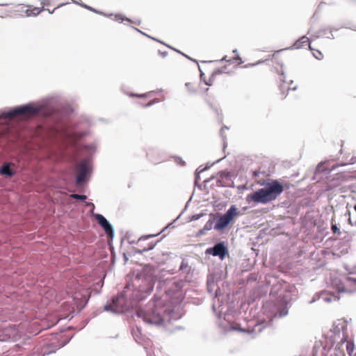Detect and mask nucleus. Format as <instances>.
<instances>
[{
  "instance_id": "f257e3e1",
  "label": "nucleus",
  "mask_w": 356,
  "mask_h": 356,
  "mask_svg": "<svg viewBox=\"0 0 356 356\" xmlns=\"http://www.w3.org/2000/svg\"><path fill=\"white\" fill-rule=\"evenodd\" d=\"M63 104V99L60 95H51L43 99L40 104L31 102L13 107L7 111H0V120L18 117L39 118L44 121V124L38 127V135L42 138L72 141L76 137H83L85 134L78 135L70 129L65 117L72 110L70 107L60 109Z\"/></svg>"
},
{
  "instance_id": "f03ea898",
  "label": "nucleus",
  "mask_w": 356,
  "mask_h": 356,
  "mask_svg": "<svg viewBox=\"0 0 356 356\" xmlns=\"http://www.w3.org/2000/svg\"><path fill=\"white\" fill-rule=\"evenodd\" d=\"M165 290V296L171 300V305H163V300L156 297L144 308L137 309L135 315L141 318L144 323L151 325H163L165 322L171 323L181 318V314L177 310L179 306H172L180 303L182 300L183 282L173 281Z\"/></svg>"
},
{
  "instance_id": "7ed1b4c3",
  "label": "nucleus",
  "mask_w": 356,
  "mask_h": 356,
  "mask_svg": "<svg viewBox=\"0 0 356 356\" xmlns=\"http://www.w3.org/2000/svg\"><path fill=\"white\" fill-rule=\"evenodd\" d=\"M96 150L94 144L83 145L78 149L80 156H86L76 165V175L75 178V184L77 187L83 186L86 183L91 175L92 167L90 161L88 159L92 156Z\"/></svg>"
},
{
  "instance_id": "20e7f679",
  "label": "nucleus",
  "mask_w": 356,
  "mask_h": 356,
  "mask_svg": "<svg viewBox=\"0 0 356 356\" xmlns=\"http://www.w3.org/2000/svg\"><path fill=\"white\" fill-rule=\"evenodd\" d=\"M283 186L277 181L268 183L264 188L248 194L246 202L250 204H266L275 200L283 191Z\"/></svg>"
},
{
  "instance_id": "39448f33",
  "label": "nucleus",
  "mask_w": 356,
  "mask_h": 356,
  "mask_svg": "<svg viewBox=\"0 0 356 356\" xmlns=\"http://www.w3.org/2000/svg\"><path fill=\"white\" fill-rule=\"evenodd\" d=\"M134 307L131 301L127 300L124 293L115 296L110 302H107L104 307V311L113 314L124 313Z\"/></svg>"
},
{
  "instance_id": "423d86ee",
  "label": "nucleus",
  "mask_w": 356,
  "mask_h": 356,
  "mask_svg": "<svg viewBox=\"0 0 356 356\" xmlns=\"http://www.w3.org/2000/svg\"><path fill=\"white\" fill-rule=\"evenodd\" d=\"M136 279L141 280L143 286H140V291L149 294L152 291L155 282V276L149 267H144L136 274Z\"/></svg>"
},
{
  "instance_id": "0eeeda50",
  "label": "nucleus",
  "mask_w": 356,
  "mask_h": 356,
  "mask_svg": "<svg viewBox=\"0 0 356 356\" xmlns=\"http://www.w3.org/2000/svg\"><path fill=\"white\" fill-rule=\"evenodd\" d=\"M287 305L288 302L282 298H277L276 302L273 303L268 315L270 326H273L274 322L276 320L282 318L288 314Z\"/></svg>"
},
{
  "instance_id": "6e6552de",
  "label": "nucleus",
  "mask_w": 356,
  "mask_h": 356,
  "mask_svg": "<svg viewBox=\"0 0 356 356\" xmlns=\"http://www.w3.org/2000/svg\"><path fill=\"white\" fill-rule=\"evenodd\" d=\"M238 214L237 207L235 204L231 205L228 210L217 220L213 229L218 231L224 229Z\"/></svg>"
},
{
  "instance_id": "1a4fd4ad",
  "label": "nucleus",
  "mask_w": 356,
  "mask_h": 356,
  "mask_svg": "<svg viewBox=\"0 0 356 356\" xmlns=\"http://www.w3.org/2000/svg\"><path fill=\"white\" fill-rule=\"evenodd\" d=\"M205 253L206 254L218 257L220 259H223L228 254V249L225 242L220 241L216 243L213 247L207 248Z\"/></svg>"
},
{
  "instance_id": "9d476101",
  "label": "nucleus",
  "mask_w": 356,
  "mask_h": 356,
  "mask_svg": "<svg viewBox=\"0 0 356 356\" xmlns=\"http://www.w3.org/2000/svg\"><path fill=\"white\" fill-rule=\"evenodd\" d=\"M92 216L95 218L98 224L104 230L106 235L113 239L114 237V229L111 222L100 213H92Z\"/></svg>"
},
{
  "instance_id": "9b49d317",
  "label": "nucleus",
  "mask_w": 356,
  "mask_h": 356,
  "mask_svg": "<svg viewBox=\"0 0 356 356\" xmlns=\"http://www.w3.org/2000/svg\"><path fill=\"white\" fill-rule=\"evenodd\" d=\"M318 300H321L327 303H330L332 301H338L339 300V296L329 291H321L315 293L312 299L309 302V304H312Z\"/></svg>"
},
{
  "instance_id": "f8f14e48",
  "label": "nucleus",
  "mask_w": 356,
  "mask_h": 356,
  "mask_svg": "<svg viewBox=\"0 0 356 356\" xmlns=\"http://www.w3.org/2000/svg\"><path fill=\"white\" fill-rule=\"evenodd\" d=\"M15 167V163L6 161L0 167V174L6 177H12L16 173Z\"/></svg>"
},
{
  "instance_id": "ddd939ff",
  "label": "nucleus",
  "mask_w": 356,
  "mask_h": 356,
  "mask_svg": "<svg viewBox=\"0 0 356 356\" xmlns=\"http://www.w3.org/2000/svg\"><path fill=\"white\" fill-rule=\"evenodd\" d=\"M286 76L284 74L283 70H281L278 79L280 81L279 89L282 95V98H286L289 91V83L286 81Z\"/></svg>"
},
{
  "instance_id": "4468645a",
  "label": "nucleus",
  "mask_w": 356,
  "mask_h": 356,
  "mask_svg": "<svg viewBox=\"0 0 356 356\" xmlns=\"http://www.w3.org/2000/svg\"><path fill=\"white\" fill-rule=\"evenodd\" d=\"M307 46H309L310 50H312V51L314 50L310 45L309 39L306 36H302L292 46H291V49H300L302 47H305Z\"/></svg>"
},
{
  "instance_id": "2eb2a0df",
  "label": "nucleus",
  "mask_w": 356,
  "mask_h": 356,
  "mask_svg": "<svg viewBox=\"0 0 356 356\" xmlns=\"http://www.w3.org/2000/svg\"><path fill=\"white\" fill-rule=\"evenodd\" d=\"M156 243H150L147 245V247H144L143 249H138V248H133V252L134 254H143L144 252H147V251H149V250H152L154 248V247L156 246Z\"/></svg>"
},
{
  "instance_id": "dca6fc26",
  "label": "nucleus",
  "mask_w": 356,
  "mask_h": 356,
  "mask_svg": "<svg viewBox=\"0 0 356 356\" xmlns=\"http://www.w3.org/2000/svg\"><path fill=\"white\" fill-rule=\"evenodd\" d=\"M161 92V90H159L156 92L155 91H150L147 93H143V94H137V93H134V92H130L129 93V96L131 97H139V98H145V97H149L152 93H157V92Z\"/></svg>"
},
{
  "instance_id": "f3484780",
  "label": "nucleus",
  "mask_w": 356,
  "mask_h": 356,
  "mask_svg": "<svg viewBox=\"0 0 356 356\" xmlns=\"http://www.w3.org/2000/svg\"><path fill=\"white\" fill-rule=\"evenodd\" d=\"M44 8H37V7H35L33 8L32 10L31 9H27L26 11V15L27 16H31V15H38L41 11L44 10Z\"/></svg>"
},
{
  "instance_id": "a211bd4d",
  "label": "nucleus",
  "mask_w": 356,
  "mask_h": 356,
  "mask_svg": "<svg viewBox=\"0 0 356 356\" xmlns=\"http://www.w3.org/2000/svg\"><path fill=\"white\" fill-rule=\"evenodd\" d=\"M329 31V35H326V38L328 39H334V35L332 33V31H338L337 28L335 27H325L321 29V32H325V31Z\"/></svg>"
},
{
  "instance_id": "6ab92c4d",
  "label": "nucleus",
  "mask_w": 356,
  "mask_h": 356,
  "mask_svg": "<svg viewBox=\"0 0 356 356\" xmlns=\"http://www.w3.org/2000/svg\"><path fill=\"white\" fill-rule=\"evenodd\" d=\"M78 3V4H79V5H81L82 7H83V8H86V9L89 10H91V11H92V12H94V13H98V14H100V15H103L106 16V17H110V16H112V15H113V14L106 15V14H105V13H102V12H101V11H98V10H97L96 9H95V8H92V7H90V6H88V5H86V4H84V3Z\"/></svg>"
},
{
  "instance_id": "aec40b11",
  "label": "nucleus",
  "mask_w": 356,
  "mask_h": 356,
  "mask_svg": "<svg viewBox=\"0 0 356 356\" xmlns=\"http://www.w3.org/2000/svg\"><path fill=\"white\" fill-rule=\"evenodd\" d=\"M179 270L186 271V273H190L191 268L188 266V261H186L184 259L182 260V261L181 263V265H180V267H179Z\"/></svg>"
},
{
  "instance_id": "412c9836",
  "label": "nucleus",
  "mask_w": 356,
  "mask_h": 356,
  "mask_svg": "<svg viewBox=\"0 0 356 356\" xmlns=\"http://www.w3.org/2000/svg\"><path fill=\"white\" fill-rule=\"evenodd\" d=\"M215 286V282L213 277L211 276H209L207 277V288L208 290L211 292L213 290V287Z\"/></svg>"
},
{
  "instance_id": "4be33fe9",
  "label": "nucleus",
  "mask_w": 356,
  "mask_h": 356,
  "mask_svg": "<svg viewBox=\"0 0 356 356\" xmlns=\"http://www.w3.org/2000/svg\"><path fill=\"white\" fill-rule=\"evenodd\" d=\"M70 197L74 199V200H80L81 202H85L87 199V196L85 195H79V194H76V193H72L70 195Z\"/></svg>"
},
{
  "instance_id": "5701e85b",
  "label": "nucleus",
  "mask_w": 356,
  "mask_h": 356,
  "mask_svg": "<svg viewBox=\"0 0 356 356\" xmlns=\"http://www.w3.org/2000/svg\"><path fill=\"white\" fill-rule=\"evenodd\" d=\"M83 304L79 303V302H78L76 301V300H78V299H79V297H78V296H77V295H75V296H74V298H74V300H75V304L76 305V307H80L81 309V308H83V307H84L86 306V305L87 304V302H88V299H86V297H85V296H83Z\"/></svg>"
},
{
  "instance_id": "b1692460",
  "label": "nucleus",
  "mask_w": 356,
  "mask_h": 356,
  "mask_svg": "<svg viewBox=\"0 0 356 356\" xmlns=\"http://www.w3.org/2000/svg\"><path fill=\"white\" fill-rule=\"evenodd\" d=\"M214 218H210L204 225V230L209 231L212 228H213V222H214Z\"/></svg>"
},
{
  "instance_id": "393cba45",
  "label": "nucleus",
  "mask_w": 356,
  "mask_h": 356,
  "mask_svg": "<svg viewBox=\"0 0 356 356\" xmlns=\"http://www.w3.org/2000/svg\"><path fill=\"white\" fill-rule=\"evenodd\" d=\"M115 20L118 21L120 22H122L123 21L131 22V20L129 19L122 16L120 14H116L115 15Z\"/></svg>"
},
{
  "instance_id": "a878e982",
  "label": "nucleus",
  "mask_w": 356,
  "mask_h": 356,
  "mask_svg": "<svg viewBox=\"0 0 356 356\" xmlns=\"http://www.w3.org/2000/svg\"><path fill=\"white\" fill-rule=\"evenodd\" d=\"M325 170V168L323 166V164L322 163H320L317 165L316 170H315V174L323 172Z\"/></svg>"
},
{
  "instance_id": "bb28decb",
  "label": "nucleus",
  "mask_w": 356,
  "mask_h": 356,
  "mask_svg": "<svg viewBox=\"0 0 356 356\" xmlns=\"http://www.w3.org/2000/svg\"><path fill=\"white\" fill-rule=\"evenodd\" d=\"M331 230L334 234H337L338 235H340L341 234V232L339 230L337 224L332 223Z\"/></svg>"
},
{
  "instance_id": "cd10ccee",
  "label": "nucleus",
  "mask_w": 356,
  "mask_h": 356,
  "mask_svg": "<svg viewBox=\"0 0 356 356\" xmlns=\"http://www.w3.org/2000/svg\"><path fill=\"white\" fill-rule=\"evenodd\" d=\"M225 72V68H217L213 72L211 76H214L221 74Z\"/></svg>"
},
{
  "instance_id": "c85d7f7f",
  "label": "nucleus",
  "mask_w": 356,
  "mask_h": 356,
  "mask_svg": "<svg viewBox=\"0 0 356 356\" xmlns=\"http://www.w3.org/2000/svg\"><path fill=\"white\" fill-rule=\"evenodd\" d=\"M159 234V233H157L156 234H149V235H147V236H143L140 238H139V239L138 240L137 243H140L143 240L148 239V238H149L151 237L156 236Z\"/></svg>"
},
{
  "instance_id": "c756f323",
  "label": "nucleus",
  "mask_w": 356,
  "mask_h": 356,
  "mask_svg": "<svg viewBox=\"0 0 356 356\" xmlns=\"http://www.w3.org/2000/svg\"><path fill=\"white\" fill-rule=\"evenodd\" d=\"M313 56L317 59V60H321L323 58V56L322 54V53L318 51V50H316L315 52H313Z\"/></svg>"
},
{
  "instance_id": "7c9ffc66",
  "label": "nucleus",
  "mask_w": 356,
  "mask_h": 356,
  "mask_svg": "<svg viewBox=\"0 0 356 356\" xmlns=\"http://www.w3.org/2000/svg\"><path fill=\"white\" fill-rule=\"evenodd\" d=\"M132 334L134 337V339H136V341L138 340V339L139 338V334H140V330L138 327L136 328V330H134L132 331Z\"/></svg>"
},
{
  "instance_id": "2f4dec72",
  "label": "nucleus",
  "mask_w": 356,
  "mask_h": 356,
  "mask_svg": "<svg viewBox=\"0 0 356 356\" xmlns=\"http://www.w3.org/2000/svg\"><path fill=\"white\" fill-rule=\"evenodd\" d=\"M203 216H204V213H203L194 214L193 216H192L191 220V221L197 220L200 219L201 217H202Z\"/></svg>"
},
{
  "instance_id": "473e14b6",
  "label": "nucleus",
  "mask_w": 356,
  "mask_h": 356,
  "mask_svg": "<svg viewBox=\"0 0 356 356\" xmlns=\"http://www.w3.org/2000/svg\"><path fill=\"white\" fill-rule=\"evenodd\" d=\"M175 161L177 164H179V165H181V166L185 165V162H184V161H183V159H182L181 157L175 156Z\"/></svg>"
},
{
  "instance_id": "72a5a7b5",
  "label": "nucleus",
  "mask_w": 356,
  "mask_h": 356,
  "mask_svg": "<svg viewBox=\"0 0 356 356\" xmlns=\"http://www.w3.org/2000/svg\"><path fill=\"white\" fill-rule=\"evenodd\" d=\"M158 102H159V100L156 98V99H153L152 101H149L147 104H146L145 105V107H150L152 105H154V104L158 103Z\"/></svg>"
},
{
  "instance_id": "f704fd0d",
  "label": "nucleus",
  "mask_w": 356,
  "mask_h": 356,
  "mask_svg": "<svg viewBox=\"0 0 356 356\" xmlns=\"http://www.w3.org/2000/svg\"><path fill=\"white\" fill-rule=\"evenodd\" d=\"M86 206L89 207V209H90V213L91 214L92 213H95L93 212L94 209H95V204L92 203V202H86Z\"/></svg>"
},
{
  "instance_id": "c9c22d12",
  "label": "nucleus",
  "mask_w": 356,
  "mask_h": 356,
  "mask_svg": "<svg viewBox=\"0 0 356 356\" xmlns=\"http://www.w3.org/2000/svg\"><path fill=\"white\" fill-rule=\"evenodd\" d=\"M200 174H199L197 172H195V186H197L198 187H200V185L198 184V181L200 179Z\"/></svg>"
},
{
  "instance_id": "e433bc0d",
  "label": "nucleus",
  "mask_w": 356,
  "mask_h": 356,
  "mask_svg": "<svg viewBox=\"0 0 356 356\" xmlns=\"http://www.w3.org/2000/svg\"><path fill=\"white\" fill-rule=\"evenodd\" d=\"M354 349V345L352 343L351 345L348 344L346 347L347 351L350 354V352H353Z\"/></svg>"
},
{
  "instance_id": "4c0bfd02",
  "label": "nucleus",
  "mask_w": 356,
  "mask_h": 356,
  "mask_svg": "<svg viewBox=\"0 0 356 356\" xmlns=\"http://www.w3.org/2000/svg\"><path fill=\"white\" fill-rule=\"evenodd\" d=\"M219 175H220V178H222V179L229 177V174L225 172H219Z\"/></svg>"
},
{
  "instance_id": "58836bf2",
  "label": "nucleus",
  "mask_w": 356,
  "mask_h": 356,
  "mask_svg": "<svg viewBox=\"0 0 356 356\" xmlns=\"http://www.w3.org/2000/svg\"><path fill=\"white\" fill-rule=\"evenodd\" d=\"M220 160H221V159H218V160H217L216 162H213V163H208L207 164V165H206L205 167H204V169H205V170H209V169L210 168V167H211L212 165H213V164H214V163H216L219 162Z\"/></svg>"
},
{
  "instance_id": "ea45409f",
  "label": "nucleus",
  "mask_w": 356,
  "mask_h": 356,
  "mask_svg": "<svg viewBox=\"0 0 356 356\" xmlns=\"http://www.w3.org/2000/svg\"><path fill=\"white\" fill-rule=\"evenodd\" d=\"M206 171L204 168H202V166H200L197 168L196 171L197 173L201 174L203 172Z\"/></svg>"
},
{
  "instance_id": "a19ab883",
  "label": "nucleus",
  "mask_w": 356,
  "mask_h": 356,
  "mask_svg": "<svg viewBox=\"0 0 356 356\" xmlns=\"http://www.w3.org/2000/svg\"><path fill=\"white\" fill-rule=\"evenodd\" d=\"M172 254L171 252H163L162 256L165 257H168L169 256L172 255ZM165 259H167V258L163 259L161 261H163Z\"/></svg>"
},
{
  "instance_id": "79ce46f5",
  "label": "nucleus",
  "mask_w": 356,
  "mask_h": 356,
  "mask_svg": "<svg viewBox=\"0 0 356 356\" xmlns=\"http://www.w3.org/2000/svg\"><path fill=\"white\" fill-rule=\"evenodd\" d=\"M207 232V230H204V228L203 227L202 229H200V230H199L197 235H199V236L204 235V234H205V233H206Z\"/></svg>"
},
{
  "instance_id": "37998d69",
  "label": "nucleus",
  "mask_w": 356,
  "mask_h": 356,
  "mask_svg": "<svg viewBox=\"0 0 356 356\" xmlns=\"http://www.w3.org/2000/svg\"><path fill=\"white\" fill-rule=\"evenodd\" d=\"M50 3V0H43L42 1V4L43 6H47V5H49Z\"/></svg>"
},
{
  "instance_id": "c03bdc74",
  "label": "nucleus",
  "mask_w": 356,
  "mask_h": 356,
  "mask_svg": "<svg viewBox=\"0 0 356 356\" xmlns=\"http://www.w3.org/2000/svg\"><path fill=\"white\" fill-rule=\"evenodd\" d=\"M350 161L351 164H354L355 163H356V156H353L350 159Z\"/></svg>"
},
{
  "instance_id": "a18cd8bd",
  "label": "nucleus",
  "mask_w": 356,
  "mask_h": 356,
  "mask_svg": "<svg viewBox=\"0 0 356 356\" xmlns=\"http://www.w3.org/2000/svg\"><path fill=\"white\" fill-rule=\"evenodd\" d=\"M159 52L163 58L168 55V53L166 51L161 52V51H159Z\"/></svg>"
},
{
  "instance_id": "49530a36",
  "label": "nucleus",
  "mask_w": 356,
  "mask_h": 356,
  "mask_svg": "<svg viewBox=\"0 0 356 356\" xmlns=\"http://www.w3.org/2000/svg\"><path fill=\"white\" fill-rule=\"evenodd\" d=\"M286 49H281V50H279L276 52V54H273V56L275 57L277 54H279L280 53H282V51H285Z\"/></svg>"
},
{
  "instance_id": "de8ad7c7",
  "label": "nucleus",
  "mask_w": 356,
  "mask_h": 356,
  "mask_svg": "<svg viewBox=\"0 0 356 356\" xmlns=\"http://www.w3.org/2000/svg\"><path fill=\"white\" fill-rule=\"evenodd\" d=\"M224 129H228V127L225 126L224 127H222L220 130V133H221V135L222 136L223 134V131H224Z\"/></svg>"
},
{
  "instance_id": "09e8293b",
  "label": "nucleus",
  "mask_w": 356,
  "mask_h": 356,
  "mask_svg": "<svg viewBox=\"0 0 356 356\" xmlns=\"http://www.w3.org/2000/svg\"><path fill=\"white\" fill-rule=\"evenodd\" d=\"M319 33H322L323 35H329V31H325V32H321V29L319 30Z\"/></svg>"
},
{
  "instance_id": "8fccbe9b",
  "label": "nucleus",
  "mask_w": 356,
  "mask_h": 356,
  "mask_svg": "<svg viewBox=\"0 0 356 356\" xmlns=\"http://www.w3.org/2000/svg\"><path fill=\"white\" fill-rule=\"evenodd\" d=\"M348 280L356 282V278L348 277Z\"/></svg>"
},
{
  "instance_id": "3c124183",
  "label": "nucleus",
  "mask_w": 356,
  "mask_h": 356,
  "mask_svg": "<svg viewBox=\"0 0 356 356\" xmlns=\"http://www.w3.org/2000/svg\"><path fill=\"white\" fill-rule=\"evenodd\" d=\"M177 52L181 54L182 55H184L185 57H186L187 58L190 59V60H193L192 58H191L189 56H188L187 55L181 53V51H178V50H176Z\"/></svg>"
},
{
  "instance_id": "603ef678",
  "label": "nucleus",
  "mask_w": 356,
  "mask_h": 356,
  "mask_svg": "<svg viewBox=\"0 0 356 356\" xmlns=\"http://www.w3.org/2000/svg\"><path fill=\"white\" fill-rule=\"evenodd\" d=\"M325 2H323V1L321 2V3H320V4L318 6L317 9H318V10H319V9L321 8V6H322L323 4H325Z\"/></svg>"
},
{
  "instance_id": "864d4df0",
  "label": "nucleus",
  "mask_w": 356,
  "mask_h": 356,
  "mask_svg": "<svg viewBox=\"0 0 356 356\" xmlns=\"http://www.w3.org/2000/svg\"><path fill=\"white\" fill-rule=\"evenodd\" d=\"M348 224L353 225V222H352L350 217L348 218Z\"/></svg>"
},
{
  "instance_id": "5fc2aeb1",
  "label": "nucleus",
  "mask_w": 356,
  "mask_h": 356,
  "mask_svg": "<svg viewBox=\"0 0 356 356\" xmlns=\"http://www.w3.org/2000/svg\"><path fill=\"white\" fill-rule=\"evenodd\" d=\"M235 60H241V57L239 56V55H236V57L234 58Z\"/></svg>"
},
{
  "instance_id": "6e6d98bb",
  "label": "nucleus",
  "mask_w": 356,
  "mask_h": 356,
  "mask_svg": "<svg viewBox=\"0 0 356 356\" xmlns=\"http://www.w3.org/2000/svg\"><path fill=\"white\" fill-rule=\"evenodd\" d=\"M70 339H69L68 340H67L65 343H63L62 346H65L67 343H68V342L70 341Z\"/></svg>"
},
{
  "instance_id": "4d7b16f0",
  "label": "nucleus",
  "mask_w": 356,
  "mask_h": 356,
  "mask_svg": "<svg viewBox=\"0 0 356 356\" xmlns=\"http://www.w3.org/2000/svg\"><path fill=\"white\" fill-rule=\"evenodd\" d=\"M47 10H48L49 13H50V14H52L54 11V10H51L49 9H47Z\"/></svg>"
},
{
  "instance_id": "13d9d810",
  "label": "nucleus",
  "mask_w": 356,
  "mask_h": 356,
  "mask_svg": "<svg viewBox=\"0 0 356 356\" xmlns=\"http://www.w3.org/2000/svg\"><path fill=\"white\" fill-rule=\"evenodd\" d=\"M297 89V87L296 86H294L293 88L291 87V90H295Z\"/></svg>"
},
{
  "instance_id": "bf43d9fd",
  "label": "nucleus",
  "mask_w": 356,
  "mask_h": 356,
  "mask_svg": "<svg viewBox=\"0 0 356 356\" xmlns=\"http://www.w3.org/2000/svg\"><path fill=\"white\" fill-rule=\"evenodd\" d=\"M205 83L208 86H211V83L210 81L205 82Z\"/></svg>"
},
{
  "instance_id": "052dcab7",
  "label": "nucleus",
  "mask_w": 356,
  "mask_h": 356,
  "mask_svg": "<svg viewBox=\"0 0 356 356\" xmlns=\"http://www.w3.org/2000/svg\"><path fill=\"white\" fill-rule=\"evenodd\" d=\"M226 58H227V56H224V57L220 60V61H222V60H226Z\"/></svg>"
},
{
  "instance_id": "680f3d73",
  "label": "nucleus",
  "mask_w": 356,
  "mask_h": 356,
  "mask_svg": "<svg viewBox=\"0 0 356 356\" xmlns=\"http://www.w3.org/2000/svg\"><path fill=\"white\" fill-rule=\"evenodd\" d=\"M237 52H238V51H237V49H234V50H233V53H234V54H237Z\"/></svg>"
},
{
  "instance_id": "e2e57ef3",
  "label": "nucleus",
  "mask_w": 356,
  "mask_h": 356,
  "mask_svg": "<svg viewBox=\"0 0 356 356\" xmlns=\"http://www.w3.org/2000/svg\"><path fill=\"white\" fill-rule=\"evenodd\" d=\"M136 31H139V32H140L141 33H143V34L145 35L144 33H143L142 31H139V30H138V29H136Z\"/></svg>"
},
{
  "instance_id": "0e129e2a",
  "label": "nucleus",
  "mask_w": 356,
  "mask_h": 356,
  "mask_svg": "<svg viewBox=\"0 0 356 356\" xmlns=\"http://www.w3.org/2000/svg\"><path fill=\"white\" fill-rule=\"evenodd\" d=\"M149 38H152V40H156V41H159L158 40L155 39L154 38H152L150 36H148Z\"/></svg>"
},
{
  "instance_id": "69168bd1",
  "label": "nucleus",
  "mask_w": 356,
  "mask_h": 356,
  "mask_svg": "<svg viewBox=\"0 0 356 356\" xmlns=\"http://www.w3.org/2000/svg\"><path fill=\"white\" fill-rule=\"evenodd\" d=\"M63 5H64V3H61L60 5L58 6L57 8H59V7L63 6Z\"/></svg>"
},
{
  "instance_id": "338daca9",
  "label": "nucleus",
  "mask_w": 356,
  "mask_h": 356,
  "mask_svg": "<svg viewBox=\"0 0 356 356\" xmlns=\"http://www.w3.org/2000/svg\"><path fill=\"white\" fill-rule=\"evenodd\" d=\"M354 210L356 211V204L354 205Z\"/></svg>"
},
{
  "instance_id": "774afa93",
  "label": "nucleus",
  "mask_w": 356,
  "mask_h": 356,
  "mask_svg": "<svg viewBox=\"0 0 356 356\" xmlns=\"http://www.w3.org/2000/svg\"><path fill=\"white\" fill-rule=\"evenodd\" d=\"M213 309L215 310L216 309V306L215 305H213Z\"/></svg>"
}]
</instances>
